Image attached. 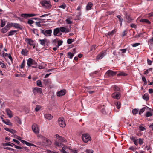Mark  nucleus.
I'll list each match as a JSON object with an SVG mask.
<instances>
[{
    "instance_id": "1a4fd4ad",
    "label": "nucleus",
    "mask_w": 153,
    "mask_h": 153,
    "mask_svg": "<svg viewBox=\"0 0 153 153\" xmlns=\"http://www.w3.org/2000/svg\"><path fill=\"white\" fill-rule=\"evenodd\" d=\"M121 94L119 92H114L111 95L112 97L114 99H119L121 97Z\"/></svg>"
},
{
    "instance_id": "58836bf2",
    "label": "nucleus",
    "mask_w": 153,
    "mask_h": 153,
    "mask_svg": "<svg viewBox=\"0 0 153 153\" xmlns=\"http://www.w3.org/2000/svg\"><path fill=\"white\" fill-rule=\"evenodd\" d=\"M145 116L146 117H148L152 116V114L151 112L148 111L146 113Z\"/></svg>"
},
{
    "instance_id": "680f3d73",
    "label": "nucleus",
    "mask_w": 153,
    "mask_h": 153,
    "mask_svg": "<svg viewBox=\"0 0 153 153\" xmlns=\"http://www.w3.org/2000/svg\"><path fill=\"white\" fill-rule=\"evenodd\" d=\"M120 50L122 51L121 53H123L126 52L127 49H120Z\"/></svg>"
},
{
    "instance_id": "0eeeda50",
    "label": "nucleus",
    "mask_w": 153,
    "mask_h": 153,
    "mask_svg": "<svg viewBox=\"0 0 153 153\" xmlns=\"http://www.w3.org/2000/svg\"><path fill=\"white\" fill-rule=\"evenodd\" d=\"M58 122L59 126L62 127H64L66 126V124L65 123L64 119L63 118L60 117L58 119Z\"/></svg>"
},
{
    "instance_id": "e2e57ef3",
    "label": "nucleus",
    "mask_w": 153,
    "mask_h": 153,
    "mask_svg": "<svg viewBox=\"0 0 153 153\" xmlns=\"http://www.w3.org/2000/svg\"><path fill=\"white\" fill-rule=\"evenodd\" d=\"M147 62L148 64L149 65H151L152 64V61H151L148 59H147Z\"/></svg>"
},
{
    "instance_id": "79ce46f5",
    "label": "nucleus",
    "mask_w": 153,
    "mask_h": 153,
    "mask_svg": "<svg viewBox=\"0 0 153 153\" xmlns=\"http://www.w3.org/2000/svg\"><path fill=\"white\" fill-rule=\"evenodd\" d=\"M139 129L140 131H143L146 129V128L141 125L139 126Z\"/></svg>"
},
{
    "instance_id": "69168bd1",
    "label": "nucleus",
    "mask_w": 153,
    "mask_h": 153,
    "mask_svg": "<svg viewBox=\"0 0 153 153\" xmlns=\"http://www.w3.org/2000/svg\"><path fill=\"white\" fill-rule=\"evenodd\" d=\"M130 26L132 28H136L137 27V26L134 24H131L130 25Z\"/></svg>"
},
{
    "instance_id": "f3484780",
    "label": "nucleus",
    "mask_w": 153,
    "mask_h": 153,
    "mask_svg": "<svg viewBox=\"0 0 153 153\" xmlns=\"http://www.w3.org/2000/svg\"><path fill=\"white\" fill-rule=\"evenodd\" d=\"M140 22L143 23H146L148 24H151V22L145 19H141L140 20Z\"/></svg>"
},
{
    "instance_id": "cd10ccee",
    "label": "nucleus",
    "mask_w": 153,
    "mask_h": 153,
    "mask_svg": "<svg viewBox=\"0 0 153 153\" xmlns=\"http://www.w3.org/2000/svg\"><path fill=\"white\" fill-rule=\"evenodd\" d=\"M148 108V107H147V106L143 107L140 110L139 114H141L143 113L144 112L145 110L146 109L147 110Z\"/></svg>"
},
{
    "instance_id": "f257e3e1",
    "label": "nucleus",
    "mask_w": 153,
    "mask_h": 153,
    "mask_svg": "<svg viewBox=\"0 0 153 153\" xmlns=\"http://www.w3.org/2000/svg\"><path fill=\"white\" fill-rule=\"evenodd\" d=\"M52 144L51 141L43 136L39 135V145H40L44 147H49Z\"/></svg>"
},
{
    "instance_id": "ea45409f",
    "label": "nucleus",
    "mask_w": 153,
    "mask_h": 153,
    "mask_svg": "<svg viewBox=\"0 0 153 153\" xmlns=\"http://www.w3.org/2000/svg\"><path fill=\"white\" fill-rule=\"evenodd\" d=\"M74 39H68L67 40V43L68 44H70L74 42Z\"/></svg>"
},
{
    "instance_id": "9b49d317",
    "label": "nucleus",
    "mask_w": 153,
    "mask_h": 153,
    "mask_svg": "<svg viewBox=\"0 0 153 153\" xmlns=\"http://www.w3.org/2000/svg\"><path fill=\"white\" fill-rule=\"evenodd\" d=\"M106 74L108 76H114L117 74V72L110 70H109L106 72Z\"/></svg>"
},
{
    "instance_id": "dca6fc26",
    "label": "nucleus",
    "mask_w": 153,
    "mask_h": 153,
    "mask_svg": "<svg viewBox=\"0 0 153 153\" xmlns=\"http://www.w3.org/2000/svg\"><path fill=\"white\" fill-rule=\"evenodd\" d=\"M60 31L59 28H56L54 29L53 31V35L55 36H59L58 34L59 33Z\"/></svg>"
},
{
    "instance_id": "a878e982",
    "label": "nucleus",
    "mask_w": 153,
    "mask_h": 153,
    "mask_svg": "<svg viewBox=\"0 0 153 153\" xmlns=\"http://www.w3.org/2000/svg\"><path fill=\"white\" fill-rule=\"evenodd\" d=\"M117 17L118 19L119 20L120 22V25L121 26L122 25L123 18L120 15H117Z\"/></svg>"
},
{
    "instance_id": "2f4dec72",
    "label": "nucleus",
    "mask_w": 153,
    "mask_h": 153,
    "mask_svg": "<svg viewBox=\"0 0 153 153\" xmlns=\"http://www.w3.org/2000/svg\"><path fill=\"white\" fill-rule=\"evenodd\" d=\"M143 98L144 99L146 100V101L148 100L149 98L148 94H144V95L143 96Z\"/></svg>"
},
{
    "instance_id": "a211bd4d",
    "label": "nucleus",
    "mask_w": 153,
    "mask_h": 153,
    "mask_svg": "<svg viewBox=\"0 0 153 153\" xmlns=\"http://www.w3.org/2000/svg\"><path fill=\"white\" fill-rule=\"evenodd\" d=\"M34 16V14H24L21 15V16L24 18L30 17Z\"/></svg>"
},
{
    "instance_id": "f03ea898",
    "label": "nucleus",
    "mask_w": 153,
    "mask_h": 153,
    "mask_svg": "<svg viewBox=\"0 0 153 153\" xmlns=\"http://www.w3.org/2000/svg\"><path fill=\"white\" fill-rule=\"evenodd\" d=\"M40 3L42 6L45 8L50 9L52 5L49 1L44 0Z\"/></svg>"
},
{
    "instance_id": "393cba45",
    "label": "nucleus",
    "mask_w": 153,
    "mask_h": 153,
    "mask_svg": "<svg viewBox=\"0 0 153 153\" xmlns=\"http://www.w3.org/2000/svg\"><path fill=\"white\" fill-rule=\"evenodd\" d=\"M47 39H40L39 41L40 42V44L43 46H45V42H47Z\"/></svg>"
},
{
    "instance_id": "338daca9",
    "label": "nucleus",
    "mask_w": 153,
    "mask_h": 153,
    "mask_svg": "<svg viewBox=\"0 0 153 153\" xmlns=\"http://www.w3.org/2000/svg\"><path fill=\"white\" fill-rule=\"evenodd\" d=\"M66 5L65 4H63L62 5L60 6L59 7H60L62 8L63 9H65L66 7Z\"/></svg>"
},
{
    "instance_id": "72a5a7b5",
    "label": "nucleus",
    "mask_w": 153,
    "mask_h": 153,
    "mask_svg": "<svg viewBox=\"0 0 153 153\" xmlns=\"http://www.w3.org/2000/svg\"><path fill=\"white\" fill-rule=\"evenodd\" d=\"M126 19L127 20V22H131L132 20V19L130 17L129 15H126Z\"/></svg>"
},
{
    "instance_id": "2eb2a0df",
    "label": "nucleus",
    "mask_w": 153,
    "mask_h": 153,
    "mask_svg": "<svg viewBox=\"0 0 153 153\" xmlns=\"http://www.w3.org/2000/svg\"><path fill=\"white\" fill-rule=\"evenodd\" d=\"M7 114L8 115L10 118H11L13 117V115L11 111L9 109H6V110Z\"/></svg>"
},
{
    "instance_id": "3c124183",
    "label": "nucleus",
    "mask_w": 153,
    "mask_h": 153,
    "mask_svg": "<svg viewBox=\"0 0 153 153\" xmlns=\"http://www.w3.org/2000/svg\"><path fill=\"white\" fill-rule=\"evenodd\" d=\"M12 24H13V23L7 24V25L5 26V27H7V28H8L9 27H12Z\"/></svg>"
},
{
    "instance_id": "c85d7f7f",
    "label": "nucleus",
    "mask_w": 153,
    "mask_h": 153,
    "mask_svg": "<svg viewBox=\"0 0 153 153\" xmlns=\"http://www.w3.org/2000/svg\"><path fill=\"white\" fill-rule=\"evenodd\" d=\"M21 52V54L24 56L27 55V51L26 49H22Z\"/></svg>"
},
{
    "instance_id": "473e14b6",
    "label": "nucleus",
    "mask_w": 153,
    "mask_h": 153,
    "mask_svg": "<svg viewBox=\"0 0 153 153\" xmlns=\"http://www.w3.org/2000/svg\"><path fill=\"white\" fill-rule=\"evenodd\" d=\"M17 32V31L15 30H12L10 31L8 33V35L9 36H12L14 35Z\"/></svg>"
},
{
    "instance_id": "a18cd8bd",
    "label": "nucleus",
    "mask_w": 153,
    "mask_h": 153,
    "mask_svg": "<svg viewBox=\"0 0 153 153\" xmlns=\"http://www.w3.org/2000/svg\"><path fill=\"white\" fill-rule=\"evenodd\" d=\"M63 42L62 40H58L57 42L58 43V46L59 47V46L62 45Z\"/></svg>"
},
{
    "instance_id": "7c9ffc66",
    "label": "nucleus",
    "mask_w": 153,
    "mask_h": 153,
    "mask_svg": "<svg viewBox=\"0 0 153 153\" xmlns=\"http://www.w3.org/2000/svg\"><path fill=\"white\" fill-rule=\"evenodd\" d=\"M127 75V74L123 72H121L117 74L118 76H126Z\"/></svg>"
},
{
    "instance_id": "09e8293b",
    "label": "nucleus",
    "mask_w": 153,
    "mask_h": 153,
    "mask_svg": "<svg viewBox=\"0 0 153 153\" xmlns=\"http://www.w3.org/2000/svg\"><path fill=\"white\" fill-rule=\"evenodd\" d=\"M85 152L87 153H93V151L92 150L87 149L86 150Z\"/></svg>"
},
{
    "instance_id": "864d4df0",
    "label": "nucleus",
    "mask_w": 153,
    "mask_h": 153,
    "mask_svg": "<svg viewBox=\"0 0 153 153\" xmlns=\"http://www.w3.org/2000/svg\"><path fill=\"white\" fill-rule=\"evenodd\" d=\"M115 30H113L111 32H108V35H112L115 32Z\"/></svg>"
},
{
    "instance_id": "6ab92c4d",
    "label": "nucleus",
    "mask_w": 153,
    "mask_h": 153,
    "mask_svg": "<svg viewBox=\"0 0 153 153\" xmlns=\"http://www.w3.org/2000/svg\"><path fill=\"white\" fill-rule=\"evenodd\" d=\"M130 139L134 143V144L136 146L138 145L137 140L135 137L132 136L130 137Z\"/></svg>"
},
{
    "instance_id": "de8ad7c7",
    "label": "nucleus",
    "mask_w": 153,
    "mask_h": 153,
    "mask_svg": "<svg viewBox=\"0 0 153 153\" xmlns=\"http://www.w3.org/2000/svg\"><path fill=\"white\" fill-rule=\"evenodd\" d=\"M15 119L17 121V122L19 124H21V120L18 117H16Z\"/></svg>"
},
{
    "instance_id": "c756f323",
    "label": "nucleus",
    "mask_w": 153,
    "mask_h": 153,
    "mask_svg": "<svg viewBox=\"0 0 153 153\" xmlns=\"http://www.w3.org/2000/svg\"><path fill=\"white\" fill-rule=\"evenodd\" d=\"M113 88L115 91H118L120 90V88L116 85H113Z\"/></svg>"
},
{
    "instance_id": "f8f14e48",
    "label": "nucleus",
    "mask_w": 153,
    "mask_h": 153,
    "mask_svg": "<svg viewBox=\"0 0 153 153\" xmlns=\"http://www.w3.org/2000/svg\"><path fill=\"white\" fill-rule=\"evenodd\" d=\"M55 136L56 137V138L57 139H58L61 143L64 142L65 141V139L64 137L60 136L58 134H56Z\"/></svg>"
},
{
    "instance_id": "0e129e2a",
    "label": "nucleus",
    "mask_w": 153,
    "mask_h": 153,
    "mask_svg": "<svg viewBox=\"0 0 153 153\" xmlns=\"http://www.w3.org/2000/svg\"><path fill=\"white\" fill-rule=\"evenodd\" d=\"M5 25V22L3 20H1V27H3Z\"/></svg>"
},
{
    "instance_id": "603ef678",
    "label": "nucleus",
    "mask_w": 153,
    "mask_h": 153,
    "mask_svg": "<svg viewBox=\"0 0 153 153\" xmlns=\"http://www.w3.org/2000/svg\"><path fill=\"white\" fill-rule=\"evenodd\" d=\"M25 61L23 60L22 62V63L21 65H20V68H23L25 64Z\"/></svg>"
},
{
    "instance_id": "f704fd0d",
    "label": "nucleus",
    "mask_w": 153,
    "mask_h": 153,
    "mask_svg": "<svg viewBox=\"0 0 153 153\" xmlns=\"http://www.w3.org/2000/svg\"><path fill=\"white\" fill-rule=\"evenodd\" d=\"M46 65L44 63H43L41 65H39V69H42L44 68L45 66Z\"/></svg>"
},
{
    "instance_id": "49530a36",
    "label": "nucleus",
    "mask_w": 153,
    "mask_h": 153,
    "mask_svg": "<svg viewBox=\"0 0 153 153\" xmlns=\"http://www.w3.org/2000/svg\"><path fill=\"white\" fill-rule=\"evenodd\" d=\"M96 47V45H92L91 47V48L90 51H92L95 50Z\"/></svg>"
},
{
    "instance_id": "4d7b16f0",
    "label": "nucleus",
    "mask_w": 153,
    "mask_h": 153,
    "mask_svg": "<svg viewBox=\"0 0 153 153\" xmlns=\"http://www.w3.org/2000/svg\"><path fill=\"white\" fill-rule=\"evenodd\" d=\"M148 42L151 44H153V37L149 39V40L148 41Z\"/></svg>"
},
{
    "instance_id": "b1692460",
    "label": "nucleus",
    "mask_w": 153,
    "mask_h": 153,
    "mask_svg": "<svg viewBox=\"0 0 153 153\" xmlns=\"http://www.w3.org/2000/svg\"><path fill=\"white\" fill-rule=\"evenodd\" d=\"M12 27L16 28L21 29L20 25L18 23H13Z\"/></svg>"
},
{
    "instance_id": "5701e85b",
    "label": "nucleus",
    "mask_w": 153,
    "mask_h": 153,
    "mask_svg": "<svg viewBox=\"0 0 153 153\" xmlns=\"http://www.w3.org/2000/svg\"><path fill=\"white\" fill-rule=\"evenodd\" d=\"M4 129L8 131H9L13 134H14L16 133V131L13 129H10L7 128H4Z\"/></svg>"
},
{
    "instance_id": "bf43d9fd",
    "label": "nucleus",
    "mask_w": 153,
    "mask_h": 153,
    "mask_svg": "<svg viewBox=\"0 0 153 153\" xmlns=\"http://www.w3.org/2000/svg\"><path fill=\"white\" fill-rule=\"evenodd\" d=\"M34 22H35L31 20H29L27 22L30 25L33 24Z\"/></svg>"
},
{
    "instance_id": "4468645a",
    "label": "nucleus",
    "mask_w": 153,
    "mask_h": 153,
    "mask_svg": "<svg viewBox=\"0 0 153 153\" xmlns=\"http://www.w3.org/2000/svg\"><path fill=\"white\" fill-rule=\"evenodd\" d=\"M73 51L74 52L73 53H72L71 52H68L67 53V56L69 58L71 59L73 58L74 54L75 52V49H74Z\"/></svg>"
},
{
    "instance_id": "bb28decb",
    "label": "nucleus",
    "mask_w": 153,
    "mask_h": 153,
    "mask_svg": "<svg viewBox=\"0 0 153 153\" xmlns=\"http://www.w3.org/2000/svg\"><path fill=\"white\" fill-rule=\"evenodd\" d=\"M2 121L5 124L7 125H11L12 124L11 123L9 120L6 119L5 120H3Z\"/></svg>"
},
{
    "instance_id": "6e6552de",
    "label": "nucleus",
    "mask_w": 153,
    "mask_h": 153,
    "mask_svg": "<svg viewBox=\"0 0 153 153\" xmlns=\"http://www.w3.org/2000/svg\"><path fill=\"white\" fill-rule=\"evenodd\" d=\"M32 129L33 131L37 135H38V127L37 124H33L32 126Z\"/></svg>"
},
{
    "instance_id": "412c9836",
    "label": "nucleus",
    "mask_w": 153,
    "mask_h": 153,
    "mask_svg": "<svg viewBox=\"0 0 153 153\" xmlns=\"http://www.w3.org/2000/svg\"><path fill=\"white\" fill-rule=\"evenodd\" d=\"M45 117L46 119L49 120H51L53 118V116L49 114H45Z\"/></svg>"
},
{
    "instance_id": "5fc2aeb1",
    "label": "nucleus",
    "mask_w": 153,
    "mask_h": 153,
    "mask_svg": "<svg viewBox=\"0 0 153 153\" xmlns=\"http://www.w3.org/2000/svg\"><path fill=\"white\" fill-rule=\"evenodd\" d=\"M140 45V43H136L133 44H131V45L133 46V47H137L138 45Z\"/></svg>"
},
{
    "instance_id": "39448f33",
    "label": "nucleus",
    "mask_w": 153,
    "mask_h": 153,
    "mask_svg": "<svg viewBox=\"0 0 153 153\" xmlns=\"http://www.w3.org/2000/svg\"><path fill=\"white\" fill-rule=\"evenodd\" d=\"M25 42L27 43V45H30L31 46H32L33 48L35 47L36 45V43L34 41L30 39L26 38L25 39Z\"/></svg>"
},
{
    "instance_id": "20e7f679",
    "label": "nucleus",
    "mask_w": 153,
    "mask_h": 153,
    "mask_svg": "<svg viewBox=\"0 0 153 153\" xmlns=\"http://www.w3.org/2000/svg\"><path fill=\"white\" fill-rule=\"evenodd\" d=\"M82 139L85 143H87L91 140V138L88 134H83L82 136Z\"/></svg>"
},
{
    "instance_id": "7ed1b4c3",
    "label": "nucleus",
    "mask_w": 153,
    "mask_h": 153,
    "mask_svg": "<svg viewBox=\"0 0 153 153\" xmlns=\"http://www.w3.org/2000/svg\"><path fill=\"white\" fill-rule=\"evenodd\" d=\"M40 33L43 34L46 36H51V35L52 30L51 29H48L46 30L40 29Z\"/></svg>"
},
{
    "instance_id": "6e6d98bb",
    "label": "nucleus",
    "mask_w": 153,
    "mask_h": 153,
    "mask_svg": "<svg viewBox=\"0 0 153 153\" xmlns=\"http://www.w3.org/2000/svg\"><path fill=\"white\" fill-rule=\"evenodd\" d=\"M127 33V31L125 30L123 31L122 33V37L124 36Z\"/></svg>"
},
{
    "instance_id": "e433bc0d",
    "label": "nucleus",
    "mask_w": 153,
    "mask_h": 153,
    "mask_svg": "<svg viewBox=\"0 0 153 153\" xmlns=\"http://www.w3.org/2000/svg\"><path fill=\"white\" fill-rule=\"evenodd\" d=\"M146 17H148L149 18H150L151 17H152L153 16V12H151L148 14H147L146 15Z\"/></svg>"
},
{
    "instance_id": "423d86ee",
    "label": "nucleus",
    "mask_w": 153,
    "mask_h": 153,
    "mask_svg": "<svg viewBox=\"0 0 153 153\" xmlns=\"http://www.w3.org/2000/svg\"><path fill=\"white\" fill-rule=\"evenodd\" d=\"M27 64L28 66H30L31 65L35 64V66H33V67L36 68L37 67V62H36L34 60H33L31 58L28 59L27 61Z\"/></svg>"
},
{
    "instance_id": "aec40b11",
    "label": "nucleus",
    "mask_w": 153,
    "mask_h": 153,
    "mask_svg": "<svg viewBox=\"0 0 153 153\" xmlns=\"http://www.w3.org/2000/svg\"><path fill=\"white\" fill-rule=\"evenodd\" d=\"M93 6V4L92 3L89 2L87 4L86 7V9L87 10H89L91 9V7Z\"/></svg>"
},
{
    "instance_id": "4be33fe9",
    "label": "nucleus",
    "mask_w": 153,
    "mask_h": 153,
    "mask_svg": "<svg viewBox=\"0 0 153 153\" xmlns=\"http://www.w3.org/2000/svg\"><path fill=\"white\" fill-rule=\"evenodd\" d=\"M54 145L57 147H60L61 146V143L59 140H58L57 139L55 140L54 142Z\"/></svg>"
},
{
    "instance_id": "37998d69",
    "label": "nucleus",
    "mask_w": 153,
    "mask_h": 153,
    "mask_svg": "<svg viewBox=\"0 0 153 153\" xmlns=\"http://www.w3.org/2000/svg\"><path fill=\"white\" fill-rule=\"evenodd\" d=\"M59 29L60 31L62 32H64L66 30V28L64 27H61Z\"/></svg>"
},
{
    "instance_id": "c9c22d12",
    "label": "nucleus",
    "mask_w": 153,
    "mask_h": 153,
    "mask_svg": "<svg viewBox=\"0 0 153 153\" xmlns=\"http://www.w3.org/2000/svg\"><path fill=\"white\" fill-rule=\"evenodd\" d=\"M9 30V28H7L5 26L1 30V32L4 33H6Z\"/></svg>"
},
{
    "instance_id": "13d9d810",
    "label": "nucleus",
    "mask_w": 153,
    "mask_h": 153,
    "mask_svg": "<svg viewBox=\"0 0 153 153\" xmlns=\"http://www.w3.org/2000/svg\"><path fill=\"white\" fill-rule=\"evenodd\" d=\"M143 142L142 139L139 138V143L140 145H142L143 143Z\"/></svg>"
},
{
    "instance_id": "9d476101",
    "label": "nucleus",
    "mask_w": 153,
    "mask_h": 153,
    "mask_svg": "<svg viewBox=\"0 0 153 153\" xmlns=\"http://www.w3.org/2000/svg\"><path fill=\"white\" fill-rule=\"evenodd\" d=\"M106 55L105 52H102L97 56L96 59L97 60L102 59Z\"/></svg>"
},
{
    "instance_id": "8fccbe9b",
    "label": "nucleus",
    "mask_w": 153,
    "mask_h": 153,
    "mask_svg": "<svg viewBox=\"0 0 153 153\" xmlns=\"http://www.w3.org/2000/svg\"><path fill=\"white\" fill-rule=\"evenodd\" d=\"M66 21L67 23L68 24H70L72 23V22L70 20V19L69 18L67 19L66 20Z\"/></svg>"
},
{
    "instance_id": "4c0bfd02",
    "label": "nucleus",
    "mask_w": 153,
    "mask_h": 153,
    "mask_svg": "<svg viewBox=\"0 0 153 153\" xmlns=\"http://www.w3.org/2000/svg\"><path fill=\"white\" fill-rule=\"evenodd\" d=\"M33 91L34 94H37L38 92V88L36 87L34 88Z\"/></svg>"
},
{
    "instance_id": "a19ab883",
    "label": "nucleus",
    "mask_w": 153,
    "mask_h": 153,
    "mask_svg": "<svg viewBox=\"0 0 153 153\" xmlns=\"http://www.w3.org/2000/svg\"><path fill=\"white\" fill-rule=\"evenodd\" d=\"M115 105H116L117 108L118 109H119L121 106V103L120 102H117L116 103Z\"/></svg>"
},
{
    "instance_id": "774afa93",
    "label": "nucleus",
    "mask_w": 153,
    "mask_h": 153,
    "mask_svg": "<svg viewBox=\"0 0 153 153\" xmlns=\"http://www.w3.org/2000/svg\"><path fill=\"white\" fill-rule=\"evenodd\" d=\"M60 152L62 153H69L68 152H67L66 150L62 149L61 150Z\"/></svg>"
},
{
    "instance_id": "c03bdc74",
    "label": "nucleus",
    "mask_w": 153,
    "mask_h": 153,
    "mask_svg": "<svg viewBox=\"0 0 153 153\" xmlns=\"http://www.w3.org/2000/svg\"><path fill=\"white\" fill-rule=\"evenodd\" d=\"M138 111L136 109H134L132 110V112L134 114H136L138 113Z\"/></svg>"
},
{
    "instance_id": "ddd939ff",
    "label": "nucleus",
    "mask_w": 153,
    "mask_h": 153,
    "mask_svg": "<svg viewBox=\"0 0 153 153\" xmlns=\"http://www.w3.org/2000/svg\"><path fill=\"white\" fill-rule=\"evenodd\" d=\"M66 93V91L65 90H62L60 91L57 92V95L58 97L62 96L65 95Z\"/></svg>"
},
{
    "instance_id": "052dcab7",
    "label": "nucleus",
    "mask_w": 153,
    "mask_h": 153,
    "mask_svg": "<svg viewBox=\"0 0 153 153\" xmlns=\"http://www.w3.org/2000/svg\"><path fill=\"white\" fill-rule=\"evenodd\" d=\"M4 149L7 150L14 151V149L8 147H4Z\"/></svg>"
}]
</instances>
